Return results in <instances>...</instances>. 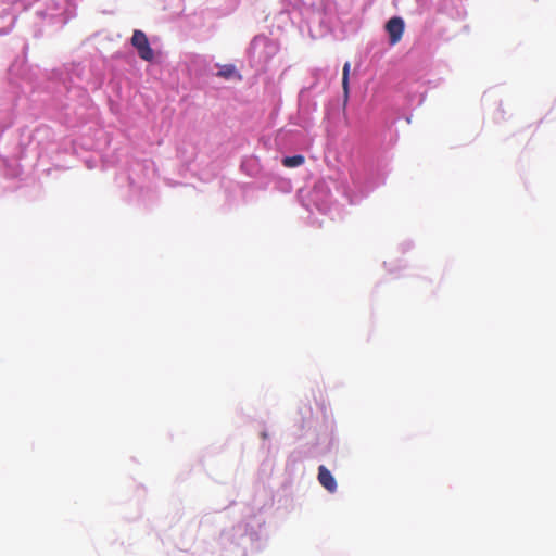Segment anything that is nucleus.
Instances as JSON below:
<instances>
[{
    "label": "nucleus",
    "mask_w": 556,
    "mask_h": 556,
    "mask_svg": "<svg viewBox=\"0 0 556 556\" xmlns=\"http://www.w3.org/2000/svg\"><path fill=\"white\" fill-rule=\"evenodd\" d=\"M131 45L137 49L139 56L144 61L153 60V50L150 47L148 37L141 30H135L131 37Z\"/></svg>",
    "instance_id": "1"
},
{
    "label": "nucleus",
    "mask_w": 556,
    "mask_h": 556,
    "mask_svg": "<svg viewBox=\"0 0 556 556\" xmlns=\"http://www.w3.org/2000/svg\"><path fill=\"white\" fill-rule=\"evenodd\" d=\"M404 29H405L404 21L399 16H394L387 22L386 30L389 34L390 45L394 46L397 42H400V40L403 37Z\"/></svg>",
    "instance_id": "2"
},
{
    "label": "nucleus",
    "mask_w": 556,
    "mask_h": 556,
    "mask_svg": "<svg viewBox=\"0 0 556 556\" xmlns=\"http://www.w3.org/2000/svg\"><path fill=\"white\" fill-rule=\"evenodd\" d=\"M318 481L330 493L336 492L337 481L332 473L324 465L318 467Z\"/></svg>",
    "instance_id": "3"
},
{
    "label": "nucleus",
    "mask_w": 556,
    "mask_h": 556,
    "mask_svg": "<svg viewBox=\"0 0 556 556\" xmlns=\"http://www.w3.org/2000/svg\"><path fill=\"white\" fill-rule=\"evenodd\" d=\"M216 75L225 79H230L235 76H237L238 79H241V76L237 73L236 67L232 64H226L220 66Z\"/></svg>",
    "instance_id": "4"
},
{
    "label": "nucleus",
    "mask_w": 556,
    "mask_h": 556,
    "mask_svg": "<svg viewBox=\"0 0 556 556\" xmlns=\"http://www.w3.org/2000/svg\"><path fill=\"white\" fill-rule=\"evenodd\" d=\"M305 157L303 155H293V156H286L282 159V165L285 167H298L302 164H304Z\"/></svg>",
    "instance_id": "5"
},
{
    "label": "nucleus",
    "mask_w": 556,
    "mask_h": 556,
    "mask_svg": "<svg viewBox=\"0 0 556 556\" xmlns=\"http://www.w3.org/2000/svg\"><path fill=\"white\" fill-rule=\"evenodd\" d=\"M350 67H351L350 62H346L343 66V71H342V88H343L345 99H348V97H349Z\"/></svg>",
    "instance_id": "6"
}]
</instances>
